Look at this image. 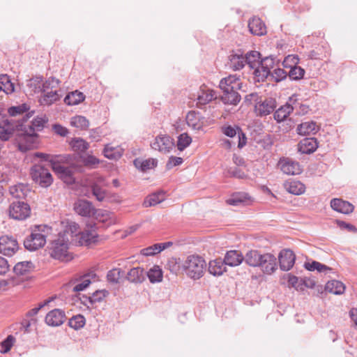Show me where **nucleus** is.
Listing matches in <instances>:
<instances>
[{
  "mask_svg": "<svg viewBox=\"0 0 357 357\" xmlns=\"http://www.w3.org/2000/svg\"><path fill=\"white\" fill-rule=\"evenodd\" d=\"M250 201V197L245 192H238L227 200V203L232 206L246 204Z\"/></svg>",
  "mask_w": 357,
  "mask_h": 357,
  "instance_id": "obj_37",
  "label": "nucleus"
},
{
  "mask_svg": "<svg viewBox=\"0 0 357 357\" xmlns=\"http://www.w3.org/2000/svg\"><path fill=\"white\" fill-rule=\"evenodd\" d=\"M269 76L275 82H278L284 79L288 76V73L282 68H277L273 71H271V75Z\"/></svg>",
  "mask_w": 357,
  "mask_h": 357,
  "instance_id": "obj_54",
  "label": "nucleus"
},
{
  "mask_svg": "<svg viewBox=\"0 0 357 357\" xmlns=\"http://www.w3.org/2000/svg\"><path fill=\"white\" fill-rule=\"evenodd\" d=\"M290 69L288 73V76L291 80H299L302 79L305 75V70L301 67L294 65L289 67Z\"/></svg>",
  "mask_w": 357,
  "mask_h": 357,
  "instance_id": "obj_49",
  "label": "nucleus"
},
{
  "mask_svg": "<svg viewBox=\"0 0 357 357\" xmlns=\"http://www.w3.org/2000/svg\"><path fill=\"white\" fill-rule=\"evenodd\" d=\"M214 98L213 90L207 89L206 86H202L197 93V105H204L211 102Z\"/></svg>",
  "mask_w": 357,
  "mask_h": 357,
  "instance_id": "obj_29",
  "label": "nucleus"
},
{
  "mask_svg": "<svg viewBox=\"0 0 357 357\" xmlns=\"http://www.w3.org/2000/svg\"><path fill=\"white\" fill-rule=\"evenodd\" d=\"M85 323V317L82 314H77L69 319L68 326L75 330H79L84 327Z\"/></svg>",
  "mask_w": 357,
  "mask_h": 357,
  "instance_id": "obj_47",
  "label": "nucleus"
},
{
  "mask_svg": "<svg viewBox=\"0 0 357 357\" xmlns=\"http://www.w3.org/2000/svg\"><path fill=\"white\" fill-rule=\"evenodd\" d=\"M96 274L92 273L82 275L80 278L81 282L73 287V291L74 292H79L85 290L92 282L91 280L96 278Z\"/></svg>",
  "mask_w": 357,
  "mask_h": 357,
  "instance_id": "obj_38",
  "label": "nucleus"
},
{
  "mask_svg": "<svg viewBox=\"0 0 357 357\" xmlns=\"http://www.w3.org/2000/svg\"><path fill=\"white\" fill-rule=\"evenodd\" d=\"M93 215L100 223L105 224V227H109L116 223L114 215L107 211L96 210Z\"/></svg>",
  "mask_w": 357,
  "mask_h": 357,
  "instance_id": "obj_25",
  "label": "nucleus"
},
{
  "mask_svg": "<svg viewBox=\"0 0 357 357\" xmlns=\"http://www.w3.org/2000/svg\"><path fill=\"white\" fill-rule=\"evenodd\" d=\"M254 69V74L259 82L264 81L271 75V70L268 68H264V65H261V61L258 62L257 66H256Z\"/></svg>",
  "mask_w": 357,
  "mask_h": 357,
  "instance_id": "obj_44",
  "label": "nucleus"
},
{
  "mask_svg": "<svg viewBox=\"0 0 357 357\" xmlns=\"http://www.w3.org/2000/svg\"><path fill=\"white\" fill-rule=\"evenodd\" d=\"M183 162V160L182 158L180 157H176V156H171L166 165V167L168 169H170L173 168L174 167H176L177 165H180Z\"/></svg>",
  "mask_w": 357,
  "mask_h": 357,
  "instance_id": "obj_64",
  "label": "nucleus"
},
{
  "mask_svg": "<svg viewBox=\"0 0 357 357\" xmlns=\"http://www.w3.org/2000/svg\"><path fill=\"white\" fill-rule=\"evenodd\" d=\"M43 93L44 94L40 98V102L43 105H50L61 98V95L56 90Z\"/></svg>",
  "mask_w": 357,
  "mask_h": 357,
  "instance_id": "obj_36",
  "label": "nucleus"
},
{
  "mask_svg": "<svg viewBox=\"0 0 357 357\" xmlns=\"http://www.w3.org/2000/svg\"><path fill=\"white\" fill-rule=\"evenodd\" d=\"M68 231L69 236L75 235L77 236V233L79 234V244L80 245L89 246L92 243H94L97 241L98 235L94 233L95 229L93 231L86 230L83 232H79V225L75 222H71L69 225V227L66 230Z\"/></svg>",
  "mask_w": 357,
  "mask_h": 357,
  "instance_id": "obj_9",
  "label": "nucleus"
},
{
  "mask_svg": "<svg viewBox=\"0 0 357 357\" xmlns=\"http://www.w3.org/2000/svg\"><path fill=\"white\" fill-rule=\"evenodd\" d=\"M109 291L106 289L96 290L95 291L92 295V305L96 303L102 302L105 297L109 295Z\"/></svg>",
  "mask_w": 357,
  "mask_h": 357,
  "instance_id": "obj_56",
  "label": "nucleus"
},
{
  "mask_svg": "<svg viewBox=\"0 0 357 357\" xmlns=\"http://www.w3.org/2000/svg\"><path fill=\"white\" fill-rule=\"evenodd\" d=\"M133 163L137 169L141 170L142 172H146L156 167L157 160L153 158H149L146 160H143L142 158H136L133 161Z\"/></svg>",
  "mask_w": 357,
  "mask_h": 357,
  "instance_id": "obj_34",
  "label": "nucleus"
},
{
  "mask_svg": "<svg viewBox=\"0 0 357 357\" xmlns=\"http://www.w3.org/2000/svg\"><path fill=\"white\" fill-rule=\"evenodd\" d=\"M70 124L75 128L84 130L89 126V121L83 116H75L71 119Z\"/></svg>",
  "mask_w": 357,
  "mask_h": 357,
  "instance_id": "obj_50",
  "label": "nucleus"
},
{
  "mask_svg": "<svg viewBox=\"0 0 357 357\" xmlns=\"http://www.w3.org/2000/svg\"><path fill=\"white\" fill-rule=\"evenodd\" d=\"M182 271L190 278L199 279L204 275L203 269H182Z\"/></svg>",
  "mask_w": 357,
  "mask_h": 357,
  "instance_id": "obj_63",
  "label": "nucleus"
},
{
  "mask_svg": "<svg viewBox=\"0 0 357 357\" xmlns=\"http://www.w3.org/2000/svg\"><path fill=\"white\" fill-rule=\"evenodd\" d=\"M246 64V59L241 52H233L229 56L228 66L233 70H240Z\"/></svg>",
  "mask_w": 357,
  "mask_h": 357,
  "instance_id": "obj_22",
  "label": "nucleus"
},
{
  "mask_svg": "<svg viewBox=\"0 0 357 357\" xmlns=\"http://www.w3.org/2000/svg\"><path fill=\"white\" fill-rule=\"evenodd\" d=\"M54 171L60 175L61 178L64 180L65 182L72 183L74 181L73 178V170L69 166H56Z\"/></svg>",
  "mask_w": 357,
  "mask_h": 357,
  "instance_id": "obj_33",
  "label": "nucleus"
},
{
  "mask_svg": "<svg viewBox=\"0 0 357 357\" xmlns=\"http://www.w3.org/2000/svg\"><path fill=\"white\" fill-rule=\"evenodd\" d=\"M192 142V138L186 132H183L178 135L176 146L177 149L182 151L185 149Z\"/></svg>",
  "mask_w": 357,
  "mask_h": 357,
  "instance_id": "obj_51",
  "label": "nucleus"
},
{
  "mask_svg": "<svg viewBox=\"0 0 357 357\" xmlns=\"http://www.w3.org/2000/svg\"><path fill=\"white\" fill-rule=\"evenodd\" d=\"M227 176L237 178H243L246 176L245 173L239 167H229L227 172Z\"/></svg>",
  "mask_w": 357,
  "mask_h": 357,
  "instance_id": "obj_62",
  "label": "nucleus"
},
{
  "mask_svg": "<svg viewBox=\"0 0 357 357\" xmlns=\"http://www.w3.org/2000/svg\"><path fill=\"white\" fill-rule=\"evenodd\" d=\"M18 243L12 236L0 237V252L4 255L12 256L18 250Z\"/></svg>",
  "mask_w": 357,
  "mask_h": 357,
  "instance_id": "obj_14",
  "label": "nucleus"
},
{
  "mask_svg": "<svg viewBox=\"0 0 357 357\" xmlns=\"http://www.w3.org/2000/svg\"><path fill=\"white\" fill-rule=\"evenodd\" d=\"M331 206L333 210L344 214L351 213L354 208V206L349 202L337 198H334L331 201Z\"/></svg>",
  "mask_w": 357,
  "mask_h": 357,
  "instance_id": "obj_24",
  "label": "nucleus"
},
{
  "mask_svg": "<svg viewBox=\"0 0 357 357\" xmlns=\"http://www.w3.org/2000/svg\"><path fill=\"white\" fill-rule=\"evenodd\" d=\"M30 174L33 181L43 188L50 186L53 182L50 170L41 164L33 165Z\"/></svg>",
  "mask_w": 357,
  "mask_h": 357,
  "instance_id": "obj_7",
  "label": "nucleus"
},
{
  "mask_svg": "<svg viewBox=\"0 0 357 357\" xmlns=\"http://www.w3.org/2000/svg\"><path fill=\"white\" fill-rule=\"evenodd\" d=\"M53 299L54 298L52 297L49 298L48 299L45 300L43 303H40L37 307H34L29 310L25 314L26 317H34V316L38 314L40 310H41L45 305H48Z\"/></svg>",
  "mask_w": 357,
  "mask_h": 357,
  "instance_id": "obj_59",
  "label": "nucleus"
},
{
  "mask_svg": "<svg viewBox=\"0 0 357 357\" xmlns=\"http://www.w3.org/2000/svg\"><path fill=\"white\" fill-rule=\"evenodd\" d=\"M250 31L256 36H263L266 33V28L264 23L259 17L252 18L248 23Z\"/></svg>",
  "mask_w": 357,
  "mask_h": 357,
  "instance_id": "obj_26",
  "label": "nucleus"
},
{
  "mask_svg": "<svg viewBox=\"0 0 357 357\" xmlns=\"http://www.w3.org/2000/svg\"><path fill=\"white\" fill-rule=\"evenodd\" d=\"M104 155L108 159H119L122 155V152L120 149L111 146L109 144L105 146L103 150Z\"/></svg>",
  "mask_w": 357,
  "mask_h": 357,
  "instance_id": "obj_45",
  "label": "nucleus"
},
{
  "mask_svg": "<svg viewBox=\"0 0 357 357\" xmlns=\"http://www.w3.org/2000/svg\"><path fill=\"white\" fill-rule=\"evenodd\" d=\"M15 341V337L12 335H9L6 337L5 340H3L1 343V354H6L8 352L12 347L13 346V344Z\"/></svg>",
  "mask_w": 357,
  "mask_h": 357,
  "instance_id": "obj_55",
  "label": "nucleus"
},
{
  "mask_svg": "<svg viewBox=\"0 0 357 357\" xmlns=\"http://www.w3.org/2000/svg\"><path fill=\"white\" fill-rule=\"evenodd\" d=\"M144 269H110L107 275V280L112 283H121L126 280L140 283L145 279Z\"/></svg>",
  "mask_w": 357,
  "mask_h": 357,
  "instance_id": "obj_3",
  "label": "nucleus"
},
{
  "mask_svg": "<svg viewBox=\"0 0 357 357\" xmlns=\"http://www.w3.org/2000/svg\"><path fill=\"white\" fill-rule=\"evenodd\" d=\"M243 260L244 257L240 252L237 250H229L227 252L224 259L219 257L210 261L208 268H222L223 264L229 266H236Z\"/></svg>",
  "mask_w": 357,
  "mask_h": 357,
  "instance_id": "obj_6",
  "label": "nucleus"
},
{
  "mask_svg": "<svg viewBox=\"0 0 357 357\" xmlns=\"http://www.w3.org/2000/svg\"><path fill=\"white\" fill-rule=\"evenodd\" d=\"M289 286L295 288L296 290L303 291L302 279L299 280L298 277L289 275L288 280Z\"/></svg>",
  "mask_w": 357,
  "mask_h": 357,
  "instance_id": "obj_61",
  "label": "nucleus"
},
{
  "mask_svg": "<svg viewBox=\"0 0 357 357\" xmlns=\"http://www.w3.org/2000/svg\"><path fill=\"white\" fill-rule=\"evenodd\" d=\"M31 269H7V271L0 269V275L8 273V278L0 281V288L8 284L16 285L27 279L25 275L29 273Z\"/></svg>",
  "mask_w": 357,
  "mask_h": 357,
  "instance_id": "obj_10",
  "label": "nucleus"
},
{
  "mask_svg": "<svg viewBox=\"0 0 357 357\" xmlns=\"http://www.w3.org/2000/svg\"><path fill=\"white\" fill-rule=\"evenodd\" d=\"M59 84L60 81L58 79L51 77L43 83V92L48 91L49 89L52 91L54 89H56Z\"/></svg>",
  "mask_w": 357,
  "mask_h": 357,
  "instance_id": "obj_53",
  "label": "nucleus"
},
{
  "mask_svg": "<svg viewBox=\"0 0 357 357\" xmlns=\"http://www.w3.org/2000/svg\"><path fill=\"white\" fill-rule=\"evenodd\" d=\"M15 127L22 131L17 139L19 149L22 151H26L33 149L36 142L37 134L31 129L30 130L26 129V126L24 125L23 123L15 126Z\"/></svg>",
  "mask_w": 357,
  "mask_h": 357,
  "instance_id": "obj_8",
  "label": "nucleus"
},
{
  "mask_svg": "<svg viewBox=\"0 0 357 357\" xmlns=\"http://www.w3.org/2000/svg\"><path fill=\"white\" fill-rule=\"evenodd\" d=\"M324 290L335 295H341L344 292L345 286L339 280H331L326 284Z\"/></svg>",
  "mask_w": 357,
  "mask_h": 357,
  "instance_id": "obj_32",
  "label": "nucleus"
},
{
  "mask_svg": "<svg viewBox=\"0 0 357 357\" xmlns=\"http://www.w3.org/2000/svg\"><path fill=\"white\" fill-rule=\"evenodd\" d=\"M278 165L281 171L287 175H298L302 172L299 163L289 158H281L279 160Z\"/></svg>",
  "mask_w": 357,
  "mask_h": 357,
  "instance_id": "obj_13",
  "label": "nucleus"
},
{
  "mask_svg": "<svg viewBox=\"0 0 357 357\" xmlns=\"http://www.w3.org/2000/svg\"><path fill=\"white\" fill-rule=\"evenodd\" d=\"M296 259V255L291 250H282L278 255L280 268H293Z\"/></svg>",
  "mask_w": 357,
  "mask_h": 357,
  "instance_id": "obj_19",
  "label": "nucleus"
},
{
  "mask_svg": "<svg viewBox=\"0 0 357 357\" xmlns=\"http://www.w3.org/2000/svg\"><path fill=\"white\" fill-rule=\"evenodd\" d=\"M72 159L73 157L69 154L52 155L50 164L54 170L56 166H63L65 164H71Z\"/></svg>",
  "mask_w": 357,
  "mask_h": 357,
  "instance_id": "obj_39",
  "label": "nucleus"
},
{
  "mask_svg": "<svg viewBox=\"0 0 357 357\" xmlns=\"http://www.w3.org/2000/svg\"><path fill=\"white\" fill-rule=\"evenodd\" d=\"M66 319L65 312L61 309L50 311L45 319V323L50 326L56 327L63 324Z\"/></svg>",
  "mask_w": 357,
  "mask_h": 357,
  "instance_id": "obj_16",
  "label": "nucleus"
},
{
  "mask_svg": "<svg viewBox=\"0 0 357 357\" xmlns=\"http://www.w3.org/2000/svg\"><path fill=\"white\" fill-rule=\"evenodd\" d=\"M242 82L239 76L230 75L222 78L219 84L222 91L221 101L225 105H237L241 100L238 91L242 88Z\"/></svg>",
  "mask_w": 357,
  "mask_h": 357,
  "instance_id": "obj_1",
  "label": "nucleus"
},
{
  "mask_svg": "<svg viewBox=\"0 0 357 357\" xmlns=\"http://www.w3.org/2000/svg\"><path fill=\"white\" fill-rule=\"evenodd\" d=\"M296 107V105L294 107L291 105V104L287 102L284 105L281 106L274 112V119L278 123L285 121Z\"/></svg>",
  "mask_w": 357,
  "mask_h": 357,
  "instance_id": "obj_28",
  "label": "nucleus"
},
{
  "mask_svg": "<svg viewBox=\"0 0 357 357\" xmlns=\"http://www.w3.org/2000/svg\"><path fill=\"white\" fill-rule=\"evenodd\" d=\"M50 229L47 225H36L31 234L24 239V248L30 251L43 248L46 243L47 234Z\"/></svg>",
  "mask_w": 357,
  "mask_h": 357,
  "instance_id": "obj_4",
  "label": "nucleus"
},
{
  "mask_svg": "<svg viewBox=\"0 0 357 357\" xmlns=\"http://www.w3.org/2000/svg\"><path fill=\"white\" fill-rule=\"evenodd\" d=\"M74 210L79 215L90 217L93 215L95 208L91 202L85 199H79L74 204Z\"/></svg>",
  "mask_w": 357,
  "mask_h": 357,
  "instance_id": "obj_18",
  "label": "nucleus"
},
{
  "mask_svg": "<svg viewBox=\"0 0 357 357\" xmlns=\"http://www.w3.org/2000/svg\"><path fill=\"white\" fill-rule=\"evenodd\" d=\"M85 98L84 95L75 91L68 93L64 98V102L68 105H76L82 102Z\"/></svg>",
  "mask_w": 357,
  "mask_h": 357,
  "instance_id": "obj_40",
  "label": "nucleus"
},
{
  "mask_svg": "<svg viewBox=\"0 0 357 357\" xmlns=\"http://www.w3.org/2000/svg\"><path fill=\"white\" fill-rule=\"evenodd\" d=\"M0 86L1 91H3L6 94H10L15 91L14 84L7 75L3 74L0 75Z\"/></svg>",
  "mask_w": 357,
  "mask_h": 357,
  "instance_id": "obj_41",
  "label": "nucleus"
},
{
  "mask_svg": "<svg viewBox=\"0 0 357 357\" xmlns=\"http://www.w3.org/2000/svg\"><path fill=\"white\" fill-rule=\"evenodd\" d=\"M206 261L204 258L199 255H188L182 264V268H206Z\"/></svg>",
  "mask_w": 357,
  "mask_h": 357,
  "instance_id": "obj_21",
  "label": "nucleus"
},
{
  "mask_svg": "<svg viewBox=\"0 0 357 357\" xmlns=\"http://www.w3.org/2000/svg\"><path fill=\"white\" fill-rule=\"evenodd\" d=\"M9 216L15 220H23L29 217L31 208L28 204L17 201L13 202L9 206Z\"/></svg>",
  "mask_w": 357,
  "mask_h": 357,
  "instance_id": "obj_11",
  "label": "nucleus"
},
{
  "mask_svg": "<svg viewBox=\"0 0 357 357\" xmlns=\"http://www.w3.org/2000/svg\"><path fill=\"white\" fill-rule=\"evenodd\" d=\"M286 190L293 195H301L305 192V187L301 181L289 180L284 183Z\"/></svg>",
  "mask_w": 357,
  "mask_h": 357,
  "instance_id": "obj_31",
  "label": "nucleus"
},
{
  "mask_svg": "<svg viewBox=\"0 0 357 357\" xmlns=\"http://www.w3.org/2000/svg\"><path fill=\"white\" fill-rule=\"evenodd\" d=\"M298 146L299 152L305 154H310L317 150L318 142L314 137H306L300 141Z\"/></svg>",
  "mask_w": 357,
  "mask_h": 357,
  "instance_id": "obj_20",
  "label": "nucleus"
},
{
  "mask_svg": "<svg viewBox=\"0 0 357 357\" xmlns=\"http://www.w3.org/2000/svg\"><path fill=\"white\" fill-rule=\"evenodd\" d=\"M28 188L26 185L20 183L10 188V193L13 197L22 199L26 196Z\"/></svg>",
  "mask_w": 357,
  "mask_h": 357,
  "instance_id": "obj_42",
  "label": "nucleus"
},
{
  "mask_svg": "<svg viewBox=\"0 0 357 357\" xmlns=\"http://www.w3.org/2000/svg\"><path fill=\"white\" fill-rule=\"evenodd\" d=\"M43 83L42 77H35L29 80L28 86L33 87L35 93L43 92Z\"/></svg>",
  "mask_w": 357,
  "mask_h": 357,
  "instance_id": "obj_57",
  "label": "nucleus"
},
{
  "mask_svg": "<svg viewBox=\"0 0 357 357\" xmlns=\"http://www.w3.org/2000/svg\"><path fill=\"white\" fill-rule=\"evenodd\" d=\"M29 110V107L26 104H22L15 107H11L8 109V114L10 116H15L18 114H22Z\"/></svg>",
  "mask_w": 357,
  "mask_h": 357,
  "instance_id": "obj_60",
  "label": "nucleus"
},
{
  "mask_svg": "<svg viewBox=\"0 0 357 357\" xmlns=\"http://www.w3.org/2000/svg\"><path fill=\"white\" fill-rule=\"evenodd\" d=\"M47 121V119L45 117L37 116L31 121L30 125L26 126V129L29 130L31 129L34 132L42 130Z\"/></svg>",
  "mask_w": 357,
  "mask_h": 357,
  "instance_id": "obj_48",
  "label": "nucleus"
},
{
  "mask_svg": "<svg viewBox=\"0 0 357 357\" xmlns=\"http://www.w3.org/2000/svg\"><path fill=\"white\" fill-rule=\"evenodd\" d=\"M161 248L159 243L144 248L141 250V254L144 256H153L161 252Z\"/></svg>",
  "mask_w": 357,
  "mask_h": 357,
  "instance_id": "obj_58",
  "label": "nucleus"
},
{
  "mask_svg": "<svg viewBox=\"0 0 357 357\" xmlns=\"http://www.w3.org/2000/svg\"><path fill=\"white\" fill-rule=\"evenodd\" d=\"M244 57L246 59V64L251 68H255L256 66H257L258 62L261 60L260 53L257 51H250Z\"/></svg>",
  "mask_w": 357,
  "mask_h": 357,
  "instance_id": "obj_46",
  "label": "nucleus"
},
{
  "mask_svg": "<svg viewBox=\"0 0 357 357\" xmlns=\"http://www.w3.org/2000/svg\"><path fill=\"white\" fill-rule=\"evenodd\" d=\"M277 107L275 99L273 98H262L255 105L257 116H266L272 113Z\"/></svg>",
  "mask_w": 357,
  "mask_h": 357,
  "instance_id": "obj_12",
  "label": "nucleus"
},
{
  "mask_svg": "<svg viewBox=\"0 0 357 357\" xmlns=\"http://www.w3.org/2000/svg\"><path fill=\"white\" fill-rule=\"evenodd\" d=\"M222 132L227 137H234L236 135H238V147L243 148L247 142V137L242 130L238 127H232L227 126L222 128Z\"/></svg>",
  "mask_w": 357,
  "mask_h": 357,
  "instance_id": "obj_17",
  "label": "nucleus"
},
{
  "mask_svg": "<svg viewBox=\"0 0 357 357\" xmlns=\"http://www.w3.org/2000/svg\"><path fill=\"white\" fill-rule=\"evenodd\" d=\"M14 126L8 121L5 120L0 122V141H8L14 134Z\"/></svg>",
  "mask_w": 357,
  "mask_h": 357,
  "instance_id": "obj_27",
  "label": "nucleus"
},
{
  "mask_svg": "<svg viewBox=\"0 0 357 357\" xmlns=\"http://www.w3.org/2000/svg\"><path fill=\"white\" fill-rule=\"evenodd\" d=\"M69 234L68 231L59 233L57 236L51 241L48 247L50 256L57 260L68 262L73 257L69 252Z\"/></svg>",
  "mask_w": 357,
  "mask_h": 357,
  "instance_id": "obj_2",
  "label": "nucleus"
},
{
  "mask_svg": "<svg viewBox=\"0 0 357 357\" xmlns=\"http://www.w3.org/2000/svg\"><path fill=\"white\" fill-rule=\"evenodd\" d=\"M105 185V181L102 177L98 178L96 182L91 184L92 194L99 202H102L106 198L107 192L102 188Z\"/></svg>",
  "mask_w": 357,
  "mask_h": 357,
  "instance_id": "obj_23",
  "label": "nucleus"
},
{
  "mask_svg": "<svg viewBox=\"0 0 357 357\" xmlns=\"http://www.w3.org/2000/svg\"><path fill=\"white\" fill-rule=\"evenodd\" d=\"M245 263L253 267L275 268L276 266V257L270 253L261 255L257 250L248 252L244 257Z\"/></svg>",
  "mask_w": 357,
  "mask_h": 357,
  "instance_id": "obj_5",
  "label": "nucleus"
},
{
  "mask_svg": "<svg viewBox=\"0 0 357 357\" xmlns=\"http://www.w3.org/2000/svg\"><path fill=\"white\" fill-rule=\"evenodd\" d=\"M70 146L75 151L83 153L89 149V144L82 138H73L71 139Z\"/></svg>",
  "mask_w": 357,
  "mask_h": 357,
  "instance_id": "obj_43",
  "label": "nucleus"
},
{
  "mask_svg": "<svg viewBox=\"0 0 357 357\" xmlns=\"http://www.w3.org/2000/svg\"><path fill=\"white\" fill-rule=\"evenodd\" d=\"M162 269H149L146 272V275L151 283L158 282L162 281L163 273Z\"/></svg>",
  "mask_w": 357,
  "mask_h": 357,
  "instance_id": "obj_52",
  "label": "nucleus"
},
{
  "mask_svg": "<svg viewBox=\"0 0 357 357\" xmlns=\"http://www.w3.org/2000/svg\"><path fill=\"white\" fill-rule=\"evenodd\" d=\"M319 130L314 121H306L299 124L297 127L298 134L300 135H308L315 134Z\"/></svg>",
  "mask_w": 357,
  "mask_h": 357,
  "instance_id": "obj_30",
  "label": "nucleus"
},
{
  "mask_svg": "<svg viewBox=\"0 0 357 357\" xmlns=\"http://www.w3.org/2000/svg\"><path fill=\"white\" fill-rule=\"evenodd\" d=\"M174 146L173 139L167 135H160L155 137V141L151 144L153 149L162 153H169Z\"/></svg>",
  "mask_w": 357,
  "mask_h": 357,
  "instance_id": "obj_15",
  "label": "nucleus"
},
{
  "mask_svg": "<svg viewBox=\"0 0 357 357\" xmlns=\"http://www.w3.org/2000/svg\"><path fill=\"white\" fill-rule=\"evenodd\" d=\"M165 199V192L162 190L152 193L148 196L144 202V206L150 207L162 202Z\"/></svg>",
  "mask_w": 357,
  "mask_h": 357,
  "instance_id": "obj_35",
  "label": "nucleus"
}]
</instances>
